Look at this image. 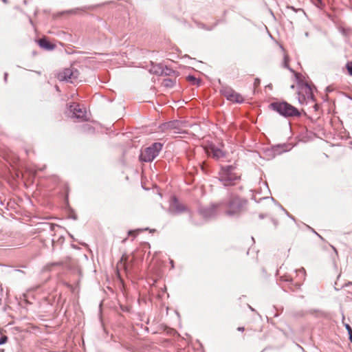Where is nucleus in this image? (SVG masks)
Listing matches in <instances>:
<instances>
[{
    "label": "nucleus",
    "instance_id": "obj_11",
    "mask_svg": "<svg viewBox=\"0 0 352 352\" xmlns=\"http://www.w3.org/2000/svg\"><path fill=\"white\" fill-rule=\"evenodd\" d=\"M171 210L175 214L182 213L187 210V208L179 201L176 197H173L171 203Z\"/></svg>",
    "mask_w": 352,
    "mask_h": 352
},
{
    "label": "nucleus",
    "instance_id": "obj_3",
    "mask_svg": "<svg viewBox=\"0 0 352 352\" xmlns=\"http://www.w3.org/2000/svg\"><path fill=\"white\" fill-rule=\"evenodd\" d=\"M235 167L232 165L221 166L219 172V180L224 186L234 185L241 177L234 173Z\"/></svg>",
    "mask_w": 352,
    "mask_h": 352
},
{
    "label": "nucleus",
    "instance_id": "obj_18",
    "mask_svg": "<svg viewBox=\"0 0 352 352\" xmlns=\"http://www.w3.org/2000/svg\"><path fill=\"white\" fill-rule=\"evenodd\" d=\"M162 84L165 87H172L174 82L171 79L167 78L164 79Z\"/></svg>",
    "mask_w": 352,
    "mask_h": 352
},
{
    "label": "nucleus",
    "instance_id": "obj_16",
    "mask_svg": "<svg viewBox=\"0 0 352 352\" xmlns=\"http://www.w3.org/2000/svg\"><path fill=\"white\" fill-rule=\"evenodd\" d=\"M311 113H315L316 116H319L321 112L320 111V106L317 103H314L312 109L311 111Z\"/></svg>",
    "mask_w": 352,
    "mask_h": 352
},
{
    "label": "nucleus",
    "instance_id": "obj_13",
    "mask_svg": "<svg viewBox=\"0 0 352 352\" xmlns=\"http://www.w3.org/2000/svg\"><path fill=\"white\" fill-rule=\"evenodd\" d=\"M210 149L212 153L213 157L216 159H220L225 156V153L221 151V149L215 147L214 144L210 145Z\"/></svg>",
    "mask_w": 352,
    "mask_h": 352
},
{
    "label": "nucleus",
    "instance_id": "obj_5",
    "mask_svg": "<svg viewBox=\"0 0 352 352\" xmlns=\"http://www.w3.org/2000/svg\"><path fill=\"white\" fill-rule=\"evenodd\" d=\"M314 85L309 84V82H303L302 84H300V87H298V100L300 103L307 102V100H311L314 102Z\"/></svg>",
    "mask_w": 352,
    "mask_h": 352
},
{
    "label": "nucleus",
    "instance_id": "obj_4",
    "mask_svg": "<svg viewBox=\"0 0 352 352\" xmlns=\"http://www.w3.org/2000/svg\"><path fill=\"white\" fill-rule=\"evenodd\" d=\"M163 144L160 142H154L149 146L146 147L141 151L140 160L144 162H153L162 150Z\"/></svg>",
    "mask_w": 352,
    "mask_h": 352
},
{
    "label": "nucleus",
    "instance_id": "obj_14",
    "mask_svg": "<svg viewBox=\"0 0 352 352\" xmlns=\"http://www.w3.org/2000/svg\"><path fill=\"white\" fill-rule=\"evenodd\" d=\"M289 70L294 73V76L298 82V87H300V84H302L303 82H308L302 74L296 72L292 69H289Z\"/></svg>",
    "mask_w": 352,
    "mask_h": 352
},
{
    "label": "nucleus",
    "instance_id": "obj_12",
    "mask_svg": "<svg viewBox=\"0 0 352 352\" xmlns=\"http://www.w3.org/2000/svg\"><path fill=\"white\" fill-rule=\"evenodd\" d=\"M39 46L45 50H53L54 45L51 43L47 38H42L38 41Z\"/></svg>",
    "mask_w": 352,
    "mask_h": 352
},
{
    "label": "nucleus",
    "instance_id": "obj_30",
    "mask_svg": "<svg viewBox=\"0 0 352 352\" xmlns=\"http://www.w3.org/2000/svg\"><path fill=\"white\" fill-rule=\"evenodd\" d=\"M132 232H133V231L130 230V231L129 232V234H132Z\"/></svg>",
    "mask_w": 352,
    "mask_h": 352
},
{
    "label": "nucleus",
    "instance_id": "obj_2",
    "mask_svg": "<svg viewBox=\"0 0 352 352\" xmlns=\"http://www.w3.org/2000/svg\"><path fill=\"white\" fill-rule=\"evenodd\" d=\"M269 107L285 117H298L300 115L298 109L285 101L272 102Z\"/></svg>",
    "mask_w": 352,
    "mask_h": 352
},
{
    "label": "nucleus",
    "instance_id": "obj_26",
    "mask_svg": "<svg viewBox=\"0 0 352 352\" xmlns=\"http://www.w3.org/2000/svg\"><path fill=\"white\" fill-rule=\"evenodd\" d=\"M237 330L239 331H243L245 330V328L243 327H239L237 328Z\"/></svg>",
    "mask_w": 352,
    "mask_h": 352
},
{
    "label": "nucleus",
    "instance_id": "obj_21",
    "mask_svg": "<svg viewBox=\"0 0 352 352\" xmlns=\"http://www.w3.org/2000/svg\"><path fill=\"white\" fill-rule=\"evenodd\" d=\"M289 57H288L287 54H284L283 65H284L285 67H286V68L289 69L290 68H289Z\"/></svg>",
    "mask_w": 352,
    "mask_h": 352
},
{
    "label": "nucleus",
    "instance_id": "obj_8",
    "mask_svg": "<svg viewBox=\"0 0 352 352\" xmlns=\"http://www.w3.org/2000/svg\"><path fill=\"white\" fill-rule=\"evenodd\" d=\"M221 203L212 204L208 207L201 208L199 212L205 219H210L215 217L217 214V208L221 205Z\"/></svg>",
    "mask_w": 352,
    "mask_h": 352
},
{
    "label": "nucleus",
    "instance_id": "obj_28",
    "mask_svg": "<svg viewBox=\"0 0 352 352\" xmlns=\"http://www.w3.org/2000/svg\"><path fill=\"white\" fill-rule=\"evenodd\" d=\"M332 248H333V250L335 251V252H336V254H338L337 250H336L334 247H333V246H332Z\"/></svg>",
    "mask_w": 352,
    "mask_h": 352
},
{
    "label": "nucleus",
    "instance_id": "obj_23",
    "mask_svg": "<svg viewBox=\"0 0 352 352\" xmlns=\"http://www.w3.org/2000/svg\"><path fill=\"white\" fill-rule=\"evenodd\" d=\"M260 83H261V80L259 78L254 79V87L255 89L260 85Z\"/></svg>",
    "mask_w": 352,
    "mask_h": 352
},
{
    "label": "nucleus",
    "instance_id": "obj_7",
    "mask_svg": "<svg viewBox=\"0 0 352 352\" xmlns=\"http://www.w3.org/2000/svg\"><path fill=\"white\" fill-rule=\"evenodd\" d=\"M69 110L73 117L79 121L89 120V114L85 108L81 107L78 104L73 103L69 106Z\"/></svg>",
    "mask_w": 352,
    "mask_h": 352
},
{
    "label": "nucleus",
    "instance_id": "obj_22",
    "mask_svg": "<svg viewBox=\"0 0 352 352\" xmlns=\"http://www.w3.org/2000/svg\"><path fill=\"white\" fill-rule=\"evenodd\" d=\"M8 341V337L6 336H2L0 338V345L4 344Z\"/></svg>",
    "mask_w": 352,
    "mask_h": 352
},
{
    "label": "nucleus",
    "instance_id": "obj_25",
    "mask_svg": "<svg viewBox=\"0 0 352 352\" xmlns=\"http://www.w3.org/2000/svg\"><path fill=\"white\" fill-rule=\"evenodd\" d=\"M281 280H283V281H292V278H287V277H284V276H282L281 278Z\"/></svg>",
    "mask_w": 352,
    "mask_h": 352
},
{
    "label": "nucleus",
    "instance_id": "obj_29",
    "mask_svg": "<svg viewBox=\"0 0 352 352\" xmlns=\"http://www.w3.org/2000/svg\"><path fill=\"white\" fill-rule=\"evenodd\" d=\"M190 79H192V80H195V78L192 77V76H190L189 77Z\"/></svg>",
    "mask_w": 352,
    "mask_h": 352
},
{
    "label": "nucleus",
    "instance_id": "obj_17",
    "mask_svg": "<svg viewBox=\"0 0 352 352\" xmlns=\"http://www.w3.org/2000/svg\"><path fill=\"white\" fill-rule=\"evenodd\" d=\"M294 146L292 143L283 144L278 145V147H282L283 148V151H288L292 149V148Z\"/></svg>",
    "mask_w": 352,
    "mask_h": 352
},
{
    "label": "nucleus",
    "instance_id": "obj_9",
    "mask_svg": "<svg viewBox=\"0 0 352 352\" xmlns=\"http://www.w3.org/2000/svg\"><path fill=\"white\" fill-rule=\"evenodd\" d=\"M223 95L228 100L233 102L242 103L244 101L243 97L232 89H225Z\"/></svg>",
    "mask_w": 352,
    "mask_h": 352
},
{
    "label": "nucleus",
    "instance_id": "obj_24",
    "mask_svg": "<svg viewBox=\"0 0 352 352\" xmlns=\"http://www.w3.org/2000/svg\"><path fill=\"white\" fill-rule=\"evenodd\" d=\"M296 272H298L299 274H301L303 278L305 277V270L303 267L300 268V270H298Z\"/></svg>",
    "mask_w": 352,
    "mask_h": 352
},
{
    "label": "nucleus",
    "instance_id": "obj_27",
    "mask_svg": "<svg viewBox=\"0 0 352 352\" xmlns=\"http://www.w3.org/2000/svg\"><path fill=\"white\" fill-rule=\"evenodd\" d=\"M349 285H352V282H348L347 283L345 284L346 287H349Z\"/></svg>",
    "mask_w": 352,
    "mask_h": 352
},
{
    "label": "nucleus",
    "instance_id": "obj_6",
    "mask_svg": "<svg viewBox=\"0 0 352 352\" xmlns=\"http://www.w3.org/2000/svg\"><path fill=\"white\" fill-rule=\"evenodd\" d=\"M78 71L74 68H67L58 74V78L60 80H67L71 82H75L79 77Z\"/></svg>",
    "mask_w": 352,
    "mask_h": 352
},
{
    "label": "nucleus",
    "instance_id": "obj_1",
    "mask_svg": "<svg viewBox=\"0 0 352 352\" xmlns=\"http://www.w3.org/2000/svg\"><path fill=\"white\" fill-rule=\"evenodd\" d=\"M247 204L246 199L231 194L226 203L228 209L226 214L228 216L238 215L245 210Z\"/></svg>",
    "mask_w": 352,
    "mask_h": 352
},
{
    "label": "nucleus",
    "instance_id": "obj_20",
    "mask_svg": "<svg viewBox=\"0 0 352 352\" xmlns=\"http://www.w3.org/2000/svg\"><path fill=\"white\" fill-rule=\"evenodd\" d=\"M346 69L348 72V74L350 76H352V61H348L346 64Z\"/></svg>",
    "mask_w": 352,
    "mask_h": 352
},
{
    "label": "nucleus",
    "instance_id": "obj_10",
    "mask_svg": "<svg viewBox=\"0 0 352 352\" xmlns=\"http://www.w3.org/2000/svg\"><path fill=\"white\" fill-rule=\"evenodd\" d=\"M184 123L180 120H173L161 125L160 128L162 131H171L173 129L182 130V132H186L182 129Z\"/></svg>",
    "mask_w": 352,
    "mask_h": 352
},
{
    "label": "nucleus",
    "instance_id": "obj_15",
    "mask_svg": "<svg viewBox=\"0 0 352 352\" xmlns=\"http://www.w3.org/2000/svg\"><path fill=\"white\" fill-rule=\"evenodd\" d=\"M69 257H67L65 259H63L58 262H54V263H52L50 265L52 266H63V265H67V263H69Z\"/></svg>",
    "mask_w": 352,
    "mask_h": 352
},
{
    "label": "nucleus",
    "instance_id": "obj_19",
    "mask_svg": "<svg viewBox=\"0 0 352 352\" xmlns=\"http://www.w3.org/2000/svg\"><path fill=\"white\" fill-rule=\"evenodd\" d=\"M344 327L347 330L349 340L352 342V329L349 324H345Z\"/></svg>",
    "mask_w": 352,
    "mask_h": 352
}]
</instances>
